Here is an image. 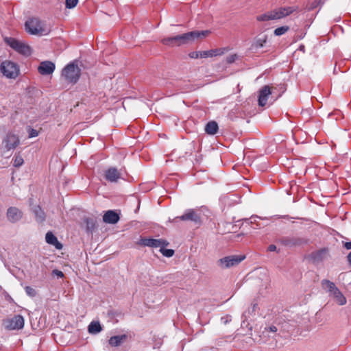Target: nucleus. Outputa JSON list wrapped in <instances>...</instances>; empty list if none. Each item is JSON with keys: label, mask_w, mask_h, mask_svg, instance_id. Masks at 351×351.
Wrapping results in <instances>:
<instances>
[{"label": "nucleus", "mask_w": 351, "mask_h": 351, "mask_svg": "<svg viewBox=\"0 0 351 351\" xmlns=\"http://www.w3.org/2000/svg\"><path fill=\"white\" fill-rule=\"evenodd\" d=\"M209 34L208 31H193L187 32L181 35H177L172 37H167L162 39L163 45L169 47L180 46L193 41L200 37H206Z\"/></svg>", "instance_id": "obj_1"}, {"label": "nucleus", "mask_w": 351, "mask_h": 351, "mask_svg": "<svg viewBox=\"0 0 351 351\" xmlns=\"http://www.w3.org/2000/svg\"><path fill=\"white\" fill-rule=\"evenodd\" d=\"M26 31L32 35L44 36L51 32L50 27L37 18H32L25 22Z\"/></svg>", "instance_id": "obj_2"}, {"label": "nucleus", "mask_w": 351, "mask_h": 351, "mask_svg": "<svg viewBox=\"0 0 351 351\" xmlns=\"http://www.w3.org/2000/svg\"><path fill=\"white\" fill-rule=\"evenodd\" d=\"M81 69L75 62L68 64L62 71V77L70 84H75L80 77Z\"/></svg>", "instance_id": "obj_3"}, {"label": "nucleus", "mask_w": 351, "mask_h": 351, "mask_svg": "<svg viewBox=\"0 0 351 351\" xmlns=\"http://www.w3.org/2000/svg\"><path fill=\"white\" fill-rule=\"evenodd\" d=\"M323 289L327 290L330 296L333 297L335 302L339 305H344L347 302L346 297L343 295L341 291L337 287L335 284L328 280L324 279L321 282Z\"/></svg>", "instance_id": "obj_4"}, {"label": "nucleus", "mask_w": 351, "mask_h": 351, "mask_svg": "<svg viewBox=\"0 0 351 351\" xmlns=\"http://www.w3.org/2000/svg\"><path fill=\"white\" fill-rule=\"evenodd\" d=\"M3 40L8 45L16 52L25 56H29L32 54V49L26 43L12 37H5Z\"/></svg>", "instance_id": "obj_5"}, {"label": "nucleus", "mask_w": 351, "mask_h": 351, "mask_svg": "<svg viewBox=\"0 0 351 351\" xmlns=\"http://www.w3.org/2000/svg\"><path fill=\"white\" fill-rule=\"evenodd\" d=\"M0 71L8 79H16L20 73L18 64L10 60H4L1 63Z\"/></svg>", "instance_id": "obj_6"}, {"label": "nucleus", "mask_w": 351, "mask_h": 351, "mask_svg": "<svg viewBox=\"0 0 351 351\" xmlns=\"http://www.w3.org/2000/svg\"><path fill=\"white\" fill-rule=\"evenodd\" d=\"M245 258V255H230L223 257L217 261V265L221 269H228L238 265Z\"/></svg>", "instance_id": "obj_7"}, {"label": "nucleus", "mask_w": 351, "mask_h": 351, "mask_svg": "<svg viewBox=\"0 0 351 351\" xmlns=\"http://www.w3.org/2000/svg\"><path fill=\"white\" fill-rule=\"evenodd\" d=\"M138 244L141 246L157 248L167 246L169 242L162 239L141 238L138 241Z\"/></svg>", "instance_id": "obj_8"}, {"label": "nucleus", "mask_w": 351, "mask_h": 351, "mask_svg": "<svg viewBox=\"0 0 351 351\" xmlns=\"http://www.w3.org/2000/svg\"><path fill=\"white\" fill-rule=\"evenodd\" d=\"M5 326L9 330L21 329L24 326V318L20 315H14L12 318L5 321Z\"/></svg>", "instance_id": "obj_9"}, {"label": "nucleus", "mask_w": 351, "mask_h": 351, "mask_svg": "<svg viewBox=\"0 0 351 351\" xmlns=\"http://www.w3.org/2000/svg\"><path fill=\"white\" fill-rule=\"evenodd\" d=\"M20 143L19 136L12 133H8L3 140L6 150L14 149Z\"/></svg>", "instance_id": "obj_10"}, {"label": "nucleus", "mask_w": 351, "mask_h": 351, "mask_svg": "<svg viewBox=\"0 0 351 351\" xmlns=\"http://www.w3.org/2000/svg\"><path fill=\"white\" fill-rule=\"evenodd\" d=\"M280 242L285 246L287 247H293V246H299L303 244L307 243V240L304 238L300 237H282L280 239Z\"/></svg>", "instance_id": "obj_11"}, {"label": "nucleus", "mask_w": 351, "mask_h": 351, "mask_svg": "<svg viewBox=\"0 0 351 351\" xmlns=\"http://www.w3.org/2000/svg\"><path fill=\"white\" fill-rule=\"evenodd\" d=\"M329 255V250L327 247H324L313 252L309 258L313 263H320L325 260Z\"/></svg>", "instance_id": "obj_12"}, {"label": "nucleus", "mask_w": 351, "mask_h": 351, "mask_svg": "<svg viewBox=\"0 0 351 351\" xmlns=\"http://www.w3.org/2000/svg\"><path fill=\"white\" fill-rule=\"evenodd\" d=\"M56 69V65L51 61L41 62L38 67V73L42 75H48L53 73Z\"/></svg>", "instance_id": "obj_13"}, {"label": "nucleus", "mask_w": 351, "mask_h": 351, "mask_svg": "<svg viewBox=\"0 0 351 351\" xmlns=\"http://www.w3.org/2000/svg\"><path fill=\"white\" fill-rule=\"evenodd\" d=\"M177 219H180L182 221H191L195 223L200 222L199 215L193 209L187 210L182 215L174 218L173 221H176Z\"/></svg>", "instance_id": "obj_14"}, {"label": "nucleus", "mask_w": 351, "mask_h": 351, "mask_svg": "<svg viewBox=\"0 0 351 351\" xmlns=\"http://www.w3.org/2000/svg\"><path fill=\"white\" fill-rule=\"evenodd\" d=\"M298 7L295 6H289V7H283L279 8L278 9L273 10L274 14H275V19H280L285 16H287L292 14L293 12L297 11Z\"/></svg>", "instance_id": "obj_15"}, {"label": "nucleus", "mask_w": 351, "mask_h": 351, "mask_svg": "<svg viewBox=\"0 0 351 351\" xmlns=\"http://www.w3.org/2000/svg\"><path fill=\"white\" fill-rule=\"evenodd\" d=\"M271 94V87L268 85L263 86L258 94V103L260 106H265L268 100L269 96Z\"/></svg>", "instance_id": "obj_16"}, {"label": "nucleus", "mask_w": 351, "mask_h": 351, "mask_svg": "<svg viewBox=\"0 0 351 351\" xmlns=\"http://www.w3.org/2000/svg\"><path fill=\"white\" fill-rule=\"evenodd\" d=\"M120 171L115 167H110L105 172V178L110 182H117L121 178Z\"/></svg>", "instance_id": "obj_17"}, {"label": "nucleus", "mask_w": 351, "mask_h": 351, "mask_svg": "<svg viewBox=\"0 0 351 351\" xmlns=\"http://www.w3.org/2000/svg\"><path fill=\"white\" fill-rule=\"evenodd\" d=\"M7 217L10 221L15 223L22 218L23 213L17 208L10 207L8 209Z\"/></svg>", "instance_id": "obj_18"}, {"label": "nucleus", "mask_w": 351, "mask_h": 351, "mask_svg": "<svg viewBox=\"0 0 351 351\" xmlns=\"http://www.w3.org/2000/svg\"><path fill=\"white\" fill-rule=\"evenodd\" d=\"M267 40V36L266 35H263L261 36L256 37L252 42L250 50L253 52L257 51L259 49L263 47L264 45L266 43Z\"/></svg>", "instance_id": "obj_19"}, {"label": "nucleus", "mask_w": 351, "mask_h": 351, "mask_svg": "<svg viewBox=\"0 0 351 351\" xmlns=\"http://www.w3.org/2000/svg\"><path fill=\"white\" fill-rule=\"evenodd\" d=\"M103 220L105 223L114 224L119 220V216L115 211L110 210L105 213Z\"/></svg>", "instance_id": "obj_20"}, {"label": "nucleus", "mask_w": 351, "mask_h": 351, "mask_svg": "<svg viewBox=\"0 0 351 351\" xmlns=\"http://www.w3.org/2000/svg\"><path fill=\"white\" fill-rule=\"evenodd\" d=\"M46 242L56 247L58 250L62 248V245L58 241L57 237L51 232H48L45 236Z\"/></svg>", "instance_id": "obj_21"}, {"label": "nucleus", "mask_w": 351, "mask_h": 351, "mask_svg": "<svg viewBox=\"0 0 351 351\" xmlns=\"http://www.w3.org/2000/svg\"><path fill=\"white\" fill-rule=\"evenodd\" d=\"M32 211L34 214L37 222L42 223L45 220V213L39 206L32 207Z\"/></svg>", "instance_id": "obj_22"}, {"label": "nucleus", "mask_w": 351, "mask_h": 351, "mask_svg": "<svg viewBox=\"0 0 351 351\" xmlns=\"http://www.w3.org/2000/svg\"><path fill=\"white\" fill-rule=\"evenodd\" d=\"M126 335H116L111 337L108 340V343L111 346L117 347L127 339Z\"/></svg>", "instance_id": "obj_23"}, {"label": "nucleus", "mask_w": 351, "mask_h": 351, "mask_svg": "<svg viewBox=\"0 0 351 351\" xmlns=\"http://www.w3.org/2000/svg\"><path fill=\"white\" fill-rule=\"evenodd\" d=\"M218 128L217 122L211 121L206 125L205 132L208 134L214 135L217 132Z\"/></svg>", "instance_id": "obj_24"}, {"label": "nucleus", "mask_w": 351, "mask_h": 351, "mask_svg": "<svg viewBox=\"0 0 351 351\" xmlns=\"http://www.w3.org/2000/svg\"><path fill=\"white\" fill-rule=\"evenodd\" d=\"M102 330L99 322H91L88 326V331L90 334H97Z\"/></svg>", "instance_id": "obj_25"}, {"label": "nucleus", "mask_w": 351, "mask_h": 351, "mask_svg": "<svg viewBox=\"0 0 351 351\" xmlns=\"http://www.w3.org/2000/svg\"><path fill=\"white\" fill-rule=\"evenodd\" d=\"M256 20L258 21H267L271 20H276L274 11L271 10L266 13L257 16Z\"/></svg>", "instance_id": "obj_26"}, {"label": "nucleus", "mask_w": 351, "mask_h": 351, "mask_svg": "<svg viewBox=\"0 0 351 351\" xmlns=\"http://www.w3.org/2000/svg\"><path fill=\"white\" fill-rule=\"evenodd\" d=\"M223 53L221 49H212L209 51H200V58L213 57Z\"/></svg>", "instance_id": "obj_27"}, {"label": "nucleus", "mask_w": 351, "mask_h": 351, "mask_svg": "<svg viewBox=\"0 0 351 351\" xmlns=\"http://www.w3.org/2000/svg\"><path fill=\"white\" fill-rule=\"evenodd\" d=\"M85 223L86 225V230L88 232H92L96 227L95 221L92 218H86L85 219Z\"/></svg>", "instance_id": "obj_28"}, {"label": "nucleus", "mask_w": 351, "mask_h": 351, "mask_svg": "<svg viewBox=\"0 0 351 351\" xmlns=\"http://www.w3.org/2000/svg\"><path fill=\"white\" fill-rule=\"evenodd\" d=\"M289 26H282V27L276 28L274 30V34L276 36H279L283 35L285 33H287L289 31Z\"/></svg>", "instance_id": "obj_29"}, {"label": "nucleus", "mask_w": 351, "mask_h": 351, "mask_svg": "<svg viewBox=\"0 0 351 351\" xmlns=\"http://www.w3.org/2000/svg\"><path fill=\"white\" fill-rule=\"evenodd\" d=\"M165 247H160V252L166 257H171L174 254V250L171 249H165Z\"/></svg>", "instance_id": "obj_30"}, {"label": "nucleus", "mask_w": 351, "mask_h": 351, "mask_svg": "<svg viewBox=\"0 0 351 351\" xmlns=\"http://www.w3.org/2000/svg\"><path fill=\"white\" fill-rule=\"evenodd\" d=\"M23 158L19 155H15L14 157L13 165L16 167H19L23 164Z\"/></svg>", "instance_id": "obj_31"}, {"label": "nucleus", "mask_w": 351, "mask_h": 351, "mask_svg": "<svg viewBox=\"0 0 351 351\" xmlns=\"http://www.w3.org/2000/svg\"><path fill=\"white\" fill-rule=\"evenodd\" d=\"M78 0H66L65 4L66 8L69 9L73 8L77 4Z\"/></svg>", "instance_id": "obj_32"}, {"label": "nucleus", "mask_w": 351, "mask_h": 351, "mask_svg": "<svg viewBox=\"0 0 351 351\" xmlns=\"http://www.w3.org/2000/svg\"><path fill=\"white\" fill-rule=\"evenodd\" d=\"M25 290L26 293L30 297H34L36 295V291L29 286L25 287Z\"/></svg>", "instance_id": "obj_33"}, {"label": "nucleus", "mask_w": 351, "mask_h": 351, "mask_svg": "<svg viewBox=\"0 0 351 351\" xmlns=\"http://www.w3.org/2000/svg\"><path fill=\"white\" fill-rule=\"evenodd\" d=\"M52 275L53 276H56L58 278H63L64 277V274L62 271H60L58 269H53L52 271Z\"/></svg>", "instance_id": "obj_34"}, {"label": "nucleus", "mask_w": 351, "mask_h": 351, "mask_svg": "<svg viewBox=\"0 0 351 351\" xmlns=\"http://www.w3.org/2000/svg\"><path fill=\"white\" fill-rule=\"evenodd\" d=\"M190 57L192 58H197L200 57V51H194L190 53Z\"/></svg>", "instance_id": "obj_35"}, {"label": "nucleus", "mask_w": 351, "mask_h": 351, "mask_svg": "<svg viewBox=\"0 0 351 351\" xmlns=\"http://www.w3.org/2000/svg\"><path fill=\"white\" fill-rule=\"evenodd\" d=\"M267 250L269 252H274L276 250V246L274 244L269 245L267 247Z\"/></svg>", "instance_id": "obj_36"}, {"label": "nucleus", "mask_w": 351, "mask_h": 351, "mask_svg": "<svg viewBox=\"0 0 351 351\" xmlns=\"http://www.w3.org/2000/svg\"><path fill=\"white\" fill-rule=\"evenodd\" d=\"M343 246L347 250H351V241L344 243Z\"/></svg>", "instance_id": "obj_37"}, {"label": "nucleus", "mask_w": 351, "mask_h": 351, "mask_svg": "<svg viewBox=\"0 0 351 351\" xmlns=\"http://www.w3.org/2000/svg\"><path fill=\"white\" fill-rule=\"evenodd\" d=\"M235 56H236L234 55V56H231L228 57L227 58V62H229V63L233 62L234 61V60H235Z\"/></svg>", "instance_id": "obj_38"}, {"label": "nucleus", "mask_w": 351, "mask_h": 351, "mask_svg": "<svg viewBox=\"0 0 351 351\" xmlns=\"http://www.w3.org/2000/svg\"><path fill=\"white\" fill-rule=\"evenodd\" d=\"M269 331L273 332H276L277 331V328L275 326H269Z\"/></svg>", "instance_id": "obj_39"}, {"label": "nucleus", "mask_w": 351, "mask_h": 351, "mask_svg": "<svg viewBox=\"0 0 351 351\" xmlns=\"http://www.w3.org/2000/svg\"><path fill=\"white\" fill-rule=\"evenodd\" d=\"M38 135V132L36 130H32V132L30 134V136L31 137H34V136H36Z\"/></svg>", "instance_id": "obj_40"}, {"label": "nucleus", "mask_w": 351, "mask_h": 351, "mask_svg": "<svg viewBox=\"0 0 351 351\" xmlns=\"http://www.w3.org/2000/svg\"><path fill=\"white\" fill-rule=\"evenodd\" d=\"M347 259H348L349 264L351 265V252L347 256Z\"/></svg>", "instance_id": "obj_41"}, {"label": "nucleus", "mask_w": 351, "mask_h": 351, "mask_svg": "<svg viewBox=\"0 0 351 351\" xmlns=\"http://www.w3.org/2000/svg\"><path fill=\"white\" fill-rule=\"evenodd\" d=\"M255 219V217H251V223H254V222H255V219Z\"/></svg>", "instance_id": "obj_42"}]
</instances>
